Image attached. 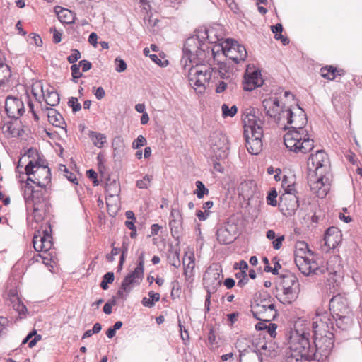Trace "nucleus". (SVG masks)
Returning <instances> with one entry per match:
<instances>
[{"mask_svg":"<svg viewBox=\"0 0 362 362\" xmlns=\"http://www.w3.org/2000/svg\"><path fill=\"white\" fill-rule=\"evenodd\" d=\"M25 171L28 177L23 186V198L27 206H32L33 219L38 223L49 211V203L45 188L51 182L50 170L47 166L40 165L37 160H30Z\"/></svg>","mask_w":362,"mask_h":362,"instance_id":"nucleus-1","label":"nucleus"},{"mask_svg":"<svg viewBox=\"0 0 362 362\" xmlns=\"http://www.w3.org/2000/svg\"><path fill=\"white\" fill-rule=\"evenodd\" d=\"M214 32V28L199 29L197 30V35L186 40L184 44L183 54L190 62L199 64L207 62L211 57L215 59L216 48L219 49L220 45L209 46L206 41H204L207 39L210 42H213V40L211 39V34Z\"/></svg>","mask_w":362,"mask_h":362,"instance_id":"nucleus-2","label":"nucleus"},{"mask_svg":"<svg viewBox=\"0 0 362 362\" xmlns=\"http://www.w3.org/2000/svg\"><path fill=\"white\" fill-rule=\"evenodd\" d=\"M254 108L245 110L243 115L244 137L248 152L252 155L259 154L262 149V125L264 121Z\"/></svg>","mask_w":362,"mask_h":362,"instance_id":"nucleus-3","label":"nucleus"},{"mask_svg":"<svg viewBox=\"0 0 362 362\" xmlns=\"http://www.w3.org/2000/svg\"><path fill=\"white\" fill-rule=\"evenodd\" d=\"M309 333L298 329L290 332L287 353L289 358L298 361H310L316 358L313 344L309 339Z\"/></svg>","mask_w":362,"mask_h":362,"instance_id":"nucleus-4","label":"nucleus"},{"mask_svg":"<svg viewBox=\"0 0 362 362\" xmlns=\"http://www.w3.org/2000/svg\"><path fill=\"white\" fill-rule=\"evenodd\" d=\"M224 64H221L219 69L212 68L211 66L196 64V66L192 67L189 70V80L191 84L194 86L204 89L206 88V86L209 85L210 80L212 78H218V76L225 79L228 78L226 76V71H223Z\"/></svg>","mask_w":362,"mask_h":362,"instance_id":"nucleus-5","label":"nucleus"},{"mask_svg":"<svg viewBox=\"0 0 362 362\" xmlns=\"http://www.w3.org/2000/svg\"><path fill=\"white\" fill-rule=\"evenodd\" d=\"M286 147L296 153H307L314 148V141L308 133L300 131H288L284 136Z\"/></svg>","mask_w":362,"mask_h":362,"instance_id":"nucleus-6","label":"nucleus"},{"mask_svg":"<svg viewBox=\"0 0 362 362\" xmlns=\"http://www.w3.org/2000/svg\"><path fill=\"white\" fill-rule=\"evenodd\" d=\"M313 336H322L327 334H334L335 327L332 316L326 310H317L313 318Z\"/></svg>","mask_w":362,"mask_h":362,"instance_id":"nucleus-7","label":"nucleus"},{"mask_svg":"<svg viewBox=\"0 0 362 362\" xmlns=\"http://www.w3.org/2000/svg\"><path fill=\"white\" fill-rule=\"evenodd\" d=\"M334 334L314 336L313 347L316 355L315 361L322 362L329 356L334 347Z\"/></svg>","mask_w":362,"mask_h":362,"instance_id":"nucleus-8","label":"nucleus"},{"mask_svg":"<svg viewBox=\"0 0 362 362\" xmlns=\"http://www.w3.org/2000/svg\"><path fill=\"white\" fill-rule=\"evenodd\" d=\"M262 106L267 116L272 119L274 122H279L286 118L287 108L285 106H281L279 100L276 97H269L262 100Z\"/></svg>","mask_w":362,"mask_h":362,"instance_id":"nucleus-9","label":"nucleus"},{"mask_svg":"<svg viewBox=\"0 0 362 362\" xmlns=\"http://www.w3.org/2000/svg\"><path fill=\"white\" fill-rule=\"evenodd\" d=\"M308 168L315 174L330 173L327 154L323 150H317L311 154L307 162Z\"/></svg>","mask_w":362,"mask_h":362,"instance_id":"nucleus-10","label":"nucleus"},{"mask_svg":"<svg viewBox=\"0 0 362 362\" xmlns=\"http://www.w3.org/2000/svg\"><path fill=\"white\" fill-rule=\"evenodd\" d=\"M315 177L314 180H313V176L310 178V189L319 198L322 199L326 197L330 189L331 174H315Z\"/></svg>","mask_w":362,"mask_h":362,"instance_id":"nucleus-11","label":"nucleus"},{"mask_svg":"<svg viewBox=\"0 0 362 362\" xmlns=\"http://www.w3.org/2000/svg\"><path fill=\"white\" fill-rule=\"evenodd\" d=\"M231 43L230 47L226 49V47H221L218 49L216 48V54L218 53L220 50L222 51V54L231 59L236 64H238L240 62L243 61L247 57V51L245 47L243 45H240L237 41L233 40H230Z\"/></svg>","mask_w":362,"mask_h":362,"instance_id":"nucleus-12","label":"nucleus"},{"mask_svg":"<svg viewBox=\"0 0 362 362\" xmlns=\"http://www.w3.org/2000/svg\"><path fill=\"white\" fill-rule=\"evenodd\" d=\"M328 312L332 317L351 314L347 300L340 295L333 296L329 303Z\"/></svg>","mask_w":362,"mask_h":362,"instance_id":"nucleus-13","label":"nucleus"},{"mask_svg":"<svg viewBox=\"0 0 362 362\" xmlns=\"http://www.w3.org/2000/svg\"><path fill=\"white\" fill-rule=\"evenodd\" d=\"M300 110V112L298 116L294 115L293 111L290 107H288L286 112V118L288 124H293L289 131H300L303 133H308L307 130L304 129L307 124V117L304 111L298 107Z\"/></svg>","mask_w":362,"mask_h":362,"instance_id":"nucleus-14","label":"nucleus"},{"mask_svg":"<svg viewBox=\"0 0 362 362\" xmlns=\"http://www.w3.org/2000/svg\"><path fill=\"white\" fill-rule=\"evenodd\" d=\"M5 110L8 117L18 119L25 112L23 102L17 97L8 95L5 100Z\"/></svg>","mask_w":362,"mask_h":362,"instance_id":"nucleus-15","label":"nucleus"},{"mask_svg":"<svg viewBox=\"0 0 362 362\" xmlns=\"http://www.w3.org/2000/svg\"><path fill=\"white\" fill-rule=\"evenodd\" d=\"M236 226L226 223L221 226L216 230V238L218 243L221 245H228L232 243L237 237Z\"/></svg>","mask_w":362,"mask_h":362,"instance_id":"nucleus-16","label":"nucleus"},{"mask_svg":"<svg viewBox=\"0 0 362 362\" xmlns=\"http://www.w3.org/2000/svg\"><path fill=\"white\" fill-rule=\"evenodd\" d=\"M295 263L299 271L305 276H309L311 274H318L322 272V269L317 267V264L307 256L296 255Z\"/></svg>","mask_w":362,"mask_h":362,"instance_id":"nucleus-17","label":"nucleus"},{"mask_svg":"<svg viewBox=\"0 0 362 362\" xmlns=\"http://www.w3.org/2000/svg\"><path fill=\"white\" fill-rule=\"evenodd\" d=\"M209 141L215 153L220 151L218 154L220 157L226 156V151L228 150V143L226 136L214 133L211 136Z\"/></svg>","mask_w":362,"mask_h":362,"instance_id":"nucleus-18","label":"nucleus"},{"mask_svg":"<svg viewBox=\"0 0 362 362\" xmlns=\"http://www.w3.org/2000/svg\"><path fill=\"white\" fill-rule=\"evenodd\" d=\"M51 228L49 231L45 230L43 231V235L37 240V236L33 237V243L35 250L37 252H47L52 246V237L51 235Z\"/></svg>","mask_w":362,"mask_h":362,"instance_id":"nucleus-19","label":"nucleus"},{"mask_svg":"<svg viewBox=\"0 0 362 362\" xmlns=\"http://www.w3.org/2000/svg\"><path fill=\"white\" fill-rule=\"evenodd\" d=\"M245 83L244 89L247 91H251L257 87L261 86L263 84V79L261 77L260 71L255 70L249 73L247 71L245 75Z\"/></svg>","mask_w":362,"mask_h":362,"instance_id":"nucleus-20","label":"nucleus"},{"mask_svg":"<svg viewBox=\"0 0 362 362\" xmlns=\"http://www.w3.org/2000/svg\"><path fill=\"white\" fill-rule=\"evenodd\" d=\"M143 277L144 274L134 269V271L129 273L122 280L121 284L122 289L127 290V293H130L135 286L140 284Z\"/></svg>","mask_w":362,"mask_h":362,"instance_id":"nucleus-21","label":"nucleus"},{"mask_svg":"<svg viewBox=\"0 0 362 362\" xmlns=\"http://www.w3.org/2000/svg\"><path fill=\"white\" fill-rule=\"evenodd\" d=\"M35 86V87L40 88L42 97L45 100L47 105L54 107L57 106L59 103V95L54 87H49L46 90H45L40 82L36 83Z\"/></svg>","mask_w":362,"mask_h":362,"instance_id":"nucleus-22","label":"nucleus"},{"mask_svg":"<svg viewBox=\"0 0 362 362\" xmlns=\"http://www.w3.org/2000/svg\"><path fill=\"white\" fill-rule=\"evenodd\" d=\"M341 239V231L335 227H330L327 229L324 240L325 245L329 247V248L334 249L338 246Z\"/></svg>","mask_w":362,"mask_h":362,"instance_id":"nucleus-23","label":"nucleus"},{"mask_svg":"<svg viewBox=\"0 0 362 362\" xmlns=\"http://www.w3.org/2000/svg\"><path fill=\"white\" fill-rule=\"evenodd\" d=\"M332 318L335 327V330H334V335H336L337 332L349 330L352 325V314L334 317Z\"/></svg>","mask_w":362,"mask_h":362,"instance_id":"nucleus-24","label":"nucleus"},{"mask_svg":"<svg viewBox=\"0 0 362 362\" xmlns=\"http://www.w3.org/2000/svg\"><path fill=\"white\" fill-rule=\"evenodd\" d=\"M282 292L276 295L278 300L284 305L291 304L296 298L299 288L281 287Z\"/></svg>","mask_w":362,"mask_h":362,"instance_id":"nucleus-25","label":"nucleus"},{"mask_svg":"<svg viewBox=\"0 0 362 362\" xmlns=\"http://www.w3.org/2000/svg\"><path fill=\"white\" fill-rule=\"evenodd\" d=\"M262 357L259 351L255 350L244 349L240 351V362H262Z\"/></svg>","mask_w":362,"mask_h":362,"instance_id":"nucleus-26","label":"nucleus"},{"mask_svg":"<svg viewBox=\"0 0 362 362\" xmlns=\"http://www.w3.org/2000/svg\"><path fill=\"white\" fill-rule=\"evenodd\" d=\"M48 120L50 124L57 127H61L64 129L66 127V124L62 117V116L54 109H48Z\"/></svg>","mask_w":362,"mask_h":362,"instance_id":"nucleus-27","label":"nucleus"},{"mask_svg":"<svg viewBox=\"0 0 362 362\" xmlns=\"http://www.w3.org/2000/svg\"><path fill=\"white\" fill-rule=\"evenodd\" d=\"M54 12L57 13L58 18L60 21L66 24H71L74 22L75 18L70 10L62 8L59 6H56L54 8Z\"/></svg>","mask_w":362,"mask_h":362,"instance_id":"nucleus-28","label":"nucleus"},{"mask_svg":"<svg viewBox=\"0 0 362 362\" xmlns=\"http://www.w3.org/2000/svg\"><path fill=\"white\" fill-rule=\"evenodd\" d=\"M279 286L299 288V284L297 277L292 273L288 272L281 276Z\"/></svg>","mask_w":362,"mask_h":362,"instance_id":"nucleus-29","label":"nucleus"},{"mask_svg":"<svg viewBox=\"0 0 362 362\" xmlns=\"http://www.w3.org/2000/svg\"><path fill=\"white\" fill-rule=\"evenodd\" d=\"M182 262L184 266V275L185 276L186 279H188L193 276V270L195 266L194 255H185L183 257Z\"/></svg>","mask_w":362,"mask_h":362,"instance_id":"nucleus-30","label":"nucleus"},{"mask_svg":"<svg viewBox=\"0 0 362 362\" xmlns=\"http://www.w3.org/2000/svg\"><path fill=\"white\" fill-rule=\"evenodd\" d=\"M204 288L209 294L214 293L221 284V280L218 279L203 278Z\"/></svg>","mask_w":362,"mask_h":362,"instance_id":"nucleus-31","label":"nucleus"},{"mask_svg":"<svg viewBox=\"0 0 362 362\" xmlns=\"http://www.w3.org/2000/svg\"><path fill=\"white\" fill-rule=\"evenodd\" d=\"M89 137L93 145L98 148H103L105 143L107 141L106 136L104 134L93 131L89 132Z\"/></svg>","mask_w":362,"mask_h":362,"instance_id":"nucleus-32","label":"nucleus"},{"mask_svg":"<svg viewBox=\"0 0 362 362\" xmlns=\"http://www.w3.org/2000/svg\"><path fill=\"white\" fill-rule=\"evenodd\" d=\"M148 295L149 298L144 297L141 300V303L145 307L152 308L156 302L160 300V296L158 293H155L153 291H150Z\"/></svg>","mask_w":362,"mask_h":362,"instance_id":"nucleus-33","label":"nucleus"},{"mask_svg":"<svg viewBox=\"0 0 362 362\" xmlns=\"http://www.w3.org/2000/svg\"><path fill=\"white\" fill-rule=\"evenodd\" d=\"M11 76V72L9 66L3 62H0V86L6 84Z\"/></svg>","mask_w":362,"mask_h":362,"instance_id":"nucleus-34","label":"nucleus"},{"mask_svg":"<svg viewBox=\"0 0 362 362\" xmlns=\"http://www.w3.org/2000/svg\"><path fill=\"white\" fill-rule=\"evenodd\" d=\"M42 338L40 334H37L36 330H33L30 332L23 340L22 344H25L28 343V346L30 348H33L38 341H40Z\"/></svg>","mask_w":362,"mask_h":362,"instance_id":"nucleus-35","label":"nucleus"},{"mask_svg":"<svg viewBox=\"0 0 362 362\" xmlns=\"http://www.w3.org/2000/svg\"><path fill=\"white\" fill-rule=\"evenodd\" d=\"M222 272V269H221V267L217 265V264H215V265H213V266H210L209 267H208V269H206L204 275V277H206V278H209V279H220V276H221V273Z\"/></svg>","mask_w":362,"mask_h":362,"instance_id":"nucleus-36","label":"nucleus"},{"mask_svg":"<svg viewBox=\"0 0 362 362\" xmlns=\"http://www.w3.org/2000/svg\"><path fill=\"white\" fill-rule=\"evenodd\" d=\"M337 68L332 66H326L320 69V75L324 78L334 80L336 78Z\"/></svg>","mask_w":362,"mask_h":362,"instance_id":"nucleus-37","label":"nucleus"},{"mask_svg":"<svg viewBox=\"0 0 362 362\" xmlns=\"http://www.w3.org/2000/svg\"><path fill=\"white\" fill-rule=\"evenodd\" d=\"M278 313L275 308V305L269 308V309L262 315L257 320L264 322H272L276 317Z\"/></svg>","mask_w":362,"mask_h":362,"instance_id":"nucleus-38","label":"nucleus"},{"mask_svg":"<svg viewBox=\"0 0 362 362\" xmlns=\"http://www.w3.org/2000/svg\"><path fill=\"white\" fill-rule=\"evenodd\" d=\"M105 191H106V199L107 197H112L115 195H117L119 192L120 189L119 187L118 183L113 180L110 182V183L107 184L105 187Z\"/></svg>","mask_w":362,"mask_h":362,"instance_id":"nucleus-39","label":"nucleus"},{"mask_svg":"<svg viewBox=\"0 0 362 362\" xmlns=\"http://www.w3.org/2000/svg\"><path fill=\"white\" fill-rule=\"evenodd\" d=\"M195 185L197 189L194 191V194L197 195L198 199H202L205 195H208L209 190L202 181H196Z\"/></svg>","mask_w":362,"mask_h":362,"instance_id":"nucleus-40","label":"nucleus"},{"mask_svg":"<svg viewBox=\"0 0 362 362\" xmlns=\"http://www.w3.org/2000/svg\"><path fill=\"white\" fill-rule=\"evenodd\" d=\"M153 180V176L149 175H146L143 177L142 179L138 180L136 182V186L139 189H147L151 186V181Z\"/></svg>","mask_w":362,"mask_h":362,"instance_id":"nucleus-41","label":"nucleus"},{"mask_svg":"<svg viewBox=\"0 0 362 362\" xmlns=\"http://www.w3.org/2000/svg\"><path fill=\"white\" fill-rule=\"evenodd\" d=\"M114 279H115L114 273L112 272H107L103 276V279L100 284V287L103 290H107L109 288L108 284H112L114 281Z\"/></svg>","mask_w":362,"mask_h":362,"instance_id":"nucleus-42","label":"nucleus"},{"mask_svg":"<svg viewBox=\"0 0 362 362\" xmlns=\"http://www.w3.org/2000/svg\"><path fill=\"white\" fill-rule=\"evenodd\" d=\"M296 254L298 255L306 256L307 253L311 254L312 252L309 250L308 244L304 241H300L296 243Z\"/></svg>","mask_w":362,"mask_h":362,"instance_id":"nucleus-43","label":"nucleus"},{"mask_svg":"<svg viewBox=\"0 0 362 362\" xmlns=\"http://www.w3.org/2000/svg\"><path fill=\"white\" fill-rule=\"evenodd\" d=\"M221 109L222 115L223 117H232L237 113L238 110L236 105H233L231 107H229V106L226 104H223Z\"/></svg>","mask_w":362,"mask_h":362,"instance_id":"nucleus-44","label":"nucleus"},{"mask_svg":"<svg viewBox=\"0 0 362 362\" xmlns=\"http://www.w3.org/2000/svg\"><path fill=\"white\" fill-rule=\"evenodd\" d=\"M266 306L262 305H252L251 312L252 313V315L257 320L259 318V317L262 315H264V313L268 310Z\"/></svg>","mask_w":362,"mask_h":362,"instance_id":"nucleus-45","label":"nucleus"},{"mask_svg":"<svg viewBox=\"0 0 362 362\" xmlns=\"http://www.w3.org/2000/svg\"><path fill=\"white\" fill-rule=\"evenodd\" d=\"M254 305L266 306L267 308L274 306V299L269 295L265 296L264 298H260L259 299L256 300V303Z\"/></svg>","mask_w":362,"mask_h":362,"instance_id":"nucleus-46","label":"nucleus"},{"mask_svg":"<svg viewBox=\"0 0 362 362\" xmlns=\"http://www.w3.org/2000/svg\"><path fill=\"white\" fill-rule=\"evenodd\" d=\"M277 192L275 189L270 190L267 197V204L272 206H276L277 205Z\"/></svg>","mask_w":362,"mask_h":362,"instance_id":"nucleus-47","label":"nucleus"},{"mask_svg":"<svg viewBox=\"0 0 362 362\" xmlns=\"http://www.w3.org/2000/svg\"><path fill=\"white\" fill-rule=\"evenodd\" d=\"M71 75L73 77V81L74 83L78 82V79L82 77L83 74L80 72V66L78 64H74L71 66Z\"/></svg>","mask_w":362,"mask_h":362,"instance_id":"nucleus-48","label":"nucleus"},{"mask_svg":"<svg viewBox=\"0 0 362 362\" xmlns=\"http://www.w3.org/2000/svg\"><path fill=\"white\" fill-rule=\"evenodd\" d=\"M13 308L16 312H18L20 318H23L25 317V314L27 312L26 306L21 302H18L13 305Z\"/></svg>","mask_w":362,"mask_h":362,"instance_id":"nucleus-49","label":"nucleus"},{"mask_svg":"<svg viewBox=\"0 0 362 362\" xmlns=\"http://www.w3.org/2000/svg\"><path fill=\"white\" fill-rule=\"evenodd\" d=\"M68 105L72 108L73 112H76L81 109V105L78 103V98L71 97L69 99Z\"/></svg>","mask_w":362,"mask_h":362,"instance_id":"nucleus-50","label":"nucleus"},{"mask_svg":"<svg viewBox=\"0 0 362 362\" xmlns=\"http://www.w3.org/2000/svg\"><path fill=\"white\" fill-rule=\"evenodd\" d=\"M168 260L170 265L178 268L180 266V260L179 259V254L177 252H173L168 256Z\"/></svg>","mask_w":362,"mask_h":362,"instance_id":"nucleus-51","label":"nucleus"},{"mask_svg":"<svg viewBox=\"0 0 362 362\" xmlns=\"http://www.w3.org/2000/svg\"><path fill=\"white\" fill-rule=\"evenodd\" d=\"M146 144V138L143 135H139L132 142V148L134 149H139V148H141Z\"/></svg>","mask_w":362,"mask_h":362,"instance_id":"nucleus-52","label":"nucleus"},{"mask_svg":"<svg viewBox=\"0 0 362 362\" xmlns=\"http://www.w3.org/2000/svg\"><path fill=\"white\" fill-rule=\"evenodd\" d=\"M71 52L72 53L67 57V61L69 63L74 64L81 58V54L76 49H72Z\"/></svg>","mask_w":362,"mask_h":362,"instance_id":"nucleus-53","label":"nucleus"},{"mask_svg":"<svg viewBox=\"0 0 362 362\" xmlns=\"http://www.w3.org/2000/svg\"><path fill=\"white\" fill-rule=\"evenodd\" d=\"M235 269H240L241 272V275L243 274H247V270L248 269V264L245 260H240L239 262H237L234 265Z\"/></svg>","mask_w":362,"mask_h":362,"instance_id":"nucleus-54","label":"nucleus"},{"mask_svg":"<svg viewBox=\"0 0 362 362\" xmlns=\"http://www.w3.org/2000/svg\"><path fill=\"white\" fill-rule=\"evenodd\" d=\"M60 169H61V170H63L65 173L64 175L70 182H71L72 183H74V184H77L76 177L75 176V175L74 173L69 171V170L66 168V167L65 165H62V168Z\"/></svg>","mask_w":362,"mask_h":362,"instance_id":"nucleus-55","label":"nucleus"},{"mask_svg":"<svg viewBox=\"0 0 362 362\" xmlns=\"http://www.w3.org/2000/svg\"><path fill=\"white\" fill-rule=\"evenodd\" d=\"M116 71L119 73L123 72L127 69V64L124 60L117 57L115 59Z\"/></svg>","mask_w":362,"mask_h":362,"instance_id":"nucleus-56","label":"nucleus"},{"mask_svg":"<svg viewBox=\"0 0 362 362\" xmlns=\"http://www.w3.org/2000/svg\"><path fill=\"white\" fill-rule=\"evenodd\" d=\"M170 220H175L177 221L182 222V217L181 211L176 208H173L170 211Z\"/></svg>","mask_w":362,"mask_h":362,"instance_id":"nucleus-57","label":"nucleus"},{"mask_svg":"<svg viewBox=\"0 0 362 362\" xmlns=\"http://www.w3.org/2000/svg\"><path fill=\"white\" fill-rule=\"evenodd\" d=\"M182 223V222L181 221H177L175 220H170L169 226L173 234L179 233V229L181 227Z\"/></svg>","mask_w":362,"mask_h":362,"instance_id":"nucleus-58","label":"nucleus"},{"mask_svg":"<svg viewBox=\"0 0 362 362\" xmlns=\"http://www.w3.org/2000/svg\"><path fill=\"white\" fill-rule=\"evenodd\" d=\"M86 175L87 177L93 180V183L94 186H98L99 185L98 177H97V173L93 169H89L86 171Z\"/></svg>","mask_w":362,"mask_h":362,"instance_id":"nucleus-59","label":"nucleus"},{"mask_svg":"<svg viewBox=\"0 0 362 362\" xmlns=\"http://www.w3.org/2000/svg\"><path fill=\"white\" fill-rule=\"evenodd\" d=\"M135 270L144 274V253L142 252L139 257L138 264L134 268Z\"/></svg>","mask_w":362,"mask_h":362,"instance_id":"nucleus-60","label":"nucleus"},{"mask_svg":"<svg viewBox=\"0 0 362 362\" xmlns=\"http://www.w3.org/2000/svg\"><path fill=\"white\" fill-rule=\"evenodd\" d=\"M277 325L275 323H272L271 322H269V325H267L266 330L267 333L272 337H275L276 332Z\"/></svg>","mask_w":362,"mask_h":362,"instance_id":"nucleus-61","label":"nucleus"},{"mask_svg":"<svg viewBox=\"0 0 362 362\" xmlns=\"http://www.w3.org/2000/svg\"><path fill=\"white\" fill-rule=\"evenodd\" d=\"M150 58L151 59V60L153 62H154L156 64H157L160 66L164 67V66H166L168 64V60L162 61L158 57V56H157L156 54H151L150 55Z\"/></svg>","mask_w":362,"mask_h":362,"instance_id":"nucleus-62","label":"nucleus"},{"mask_svg":"<svg viewBox=\"0 0 362 362\" xmlns=\"http://www.w3.org/2000/svg\"><path fill=\"white\" fill-rule=\"evenodd\" d=\"M284 240V235L278 236L276 238L274 239L272 242V245L274 249L279 250L282 246V243Z\"/></svg>","mask_w":362,"mask_h":362,"instance_id":"nucleus-63","label":"nucleus"},{"mask_svg":"<svg viewBox=\"0 0 362 362\" xmlns=\"http://www.w3.org/2000/svg\"><path fill=\"white\" fill-rule=\"evenodd\" d=\"M50 32L53 33V42L59 43L62 40V33L59 32L55 28H51Z\"/></svg>","mask_w":362,"mask_h":362,"instance_id":"nucleus-64","label":"nucleus"}]
</instances>
